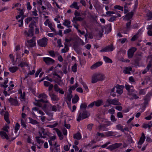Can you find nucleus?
Here are the masks:
<instances>
[{"label":"nucleus","mask_w":152,"mask_h":152,"mask_svg":"<svg viewBox=\"0 0 152 152\" xmlns=\"http://www.w3.org/2000/svg\"><path fill=\"white\" fill-rule=\"evenodd\" d=\"M105 78L104 75L100 73H96L92 76L91 83H94L98 81L103 80Z\"/></svg>","instance_id":"f257e3e1"},{"label":"nucleus","mask_w":152,"mask_h":152,"mask_svg":"<svg viewBox=\"0 0 152 152\" xmlns=\"http://www.w3.org/2000/svg\"><path fill=\"white\" fill-rule=\"evenodd\" d=\"M89 115L90 113L87 110H80L77 121H80L81 120L87 118Z\"/></svg>","instance_id":"f03ea898"},{"label":"nucleus","mask_w":152,"mask_h":152,"mask_svg":"<svg viewBox=\"0 0 152 152\" xmlns=\"http://www.w3.org/2000/svg\"><path fill=\"white\" fill-rule=\"evenodd\" d=\"M106 102H108L109 104L104 106V107H108L110 104H113L116 105H120L121 104V103L119 102V100L118 99H108L106 101Z\"/></svg>","instance_id":"7ed1b4c3"},{"label":"nucleus","mask_w":152,"mask_h":152,"mask_svg":"<svg viewBox=\"0 0 152 152\" xmlns=\"http://www.w3.org/2000/svg\"><path fill=\"white\" fill-rule=\"evenodd\" d=\"M48 39L46 37H44L42 39L37 41L38 45L42 47H45L47 44Z\"/></svg>","instance_id":"20e7f679"},{"label":"nucleus","mask_w":152,"mask_h":152,"mask_svg":"<svg viewBox=\"0 0 152 152\" xmlns=\"http://www.w3.org/2000/svg\"><path fill=\"white\" fill-rule=\"evenodd\" d=\"M122 145V143H115L112 144L107 147V149L109 150L110 151H113L114 149L119 147Z\"/></svg>","instance_id":"39448f33"},{"label":"nucleus","mask_w":152,"mask_h":152,"mask_svg":"<svg viewBox=\"0 0 152 152\" xmlns=\"http://www.w3.org/2000/svg\"><path fill=\"white\" fill-rule=\"evenodd\" d=\"M34 29L33 28H30L28 32L27 31L25 30L24 34L26 37H32L34 35Z\"/></svg>","instance_id":"423d86ee"},{"label":"nucleus","mask_w":152,"mask_h":152,"mask_svg":"<svg viewBox=\"0 0 152 152\" xmlns=\"http://www.w3.org/2000/svg\"><path fill=\"white\" fill-rule=\"evenodd\" d=\"M36 39V37H33L32 39H30L28 40L27 41V42L28 43L31 44L34 43V44H30L29 45H28V44L27 43H26L25 44V45L27 47L29 46L30 47L32 48L35 45L36 43L35 42Z\"/></svg>","instance_id":"0eeeda50"},{"label":"nucleus","mask_w":152,"mask_h":152,"mask_svg":"<svg viewBox=\"0 0 152 152\" xmlns=\"http://www.w3.org/2000/svg\"><path fill=\"white\" fill-rule=\"evenodd\" d=\"M152 96V94L149 93L147 94L144 97V105L145 106L147 105L148 104V102L150 100V97Z\"/></svg>","instance_id":"6e6552de"},{"label":"nucleus","mask_w":152,"mask_h":152,"mask_svg":"<svg viewBox=\"0 0 152 152\" xmlns=\"http://www.w3.org/2000/svg\"><path fill=\"white\" fill-rule=\"evenodd\" d=\"M114 49V48L112 44H111L107 46L103 49H102L100 50L101 52H107L109 51H112Z\"/></svg>","instance_id":"1a4fd4ad"},{"label":"nucleus","mask_w":152,"mask_h":152,"mask_svg":"<svg viewBox=\"0 0 152 152\" xmlns=\"http://www.w3.org/2000/svg\"><path fill=\"white\" fill-rule=\"evenodd\" d=\"M136 48H133L129 49L128 51V56L129 58H132L134 53L136 51Z\"/></svg>","instance_id":"9d476101"},{"label":"nucleus","mask_w":152,"mask_h":152,"mask_svg":"<svg viewBox=\"0 0 152 152\" xmlns=\"http://www.w3.org/2000/svg\"><path fill=\"white\" fill-rule=\"evenodd\" d=\"M43 60L47 65H50L53 64L55 62L54 60L49 57L44 58Z\"/></svg>","instance_id":"9b49d317"},{"label":"nucleus","mask_w":152,"mask_h":152,"mask_svg":"<svg viewBox=\"0 0 152 152\" xmlns=\"http://www.w3.org/2000/svg\"><path fill=\"white\" fill-rule=\"evenodd\" d=\"M49 95L52 101H58L59 100L58 96L54 94L53 92L50 93H49Z\"/></svg>","instance_id":"f8f14e48"},{"label":"nucleus","mask_w":152,"mask_h":152,"mask_svg":"<svg viewBox=\"0 0 152 152\" xmlns=\"http://www.w3.org/2000/svg\"><path fill=\"white\" fill-rule=\"evenodd\" d=\"M117 88L116 92L119 94H121L123 92L122 89L124 88V86L123 85L120 86L117 84L115 86Z\"/></svg>","instance_id":"ddd939ff"},{"label":"nucleus","mask_w":152,"mask_h":152,"mask_svg":"<svg viewBox=\"0 0 152 152\" xmlns=\"http://www.w3.org/2000/svg\"><path fill=\"white\" fill-rule=\"evenodd\" d=\"M8 100L11 103L12 105L15 106H19L18 102L17 99L10 98L8 99Z\"/></svg>","instance_id":"4468645a"},{"label":"nucleus","mask_w":152,"mask_h":152,"mask_svg":"<svg viewBox=\"0 0 152 152\" xmlns=\"http://www.w3.org/2000/svg\"><path fill=\"white\" fill-rule=\"evenodd\" d=\"M134 12H131L126 14L124 18V19L127 20H130V19H131L134 15Z\"/></svg>","instance_id":"2eb2a0df"},{"label":"nucleus","mask_w":152,"mask_h":152,"mask_svg":"<svg viewBox=\"0 0 152 152\" xmlns=\"http://www.w3.org/2000/svg\"><path fill=\"white\" fill-rule=\"evenodd\" d=\"M53 130L56 131L60 140H62L63 139V136L58 129L57 128H54L53 129Z\"/></svg>","instance_id":"dca6fc26"},{"label":"nucleus","mask_w":152,"mask_h":152,"mask_svg":"<svg viewBox=\"0 0 152 152\" xmlns=\"http://www.w3.org/2000/svg\"><path fill=\"white\" fill-rule=\"evenodd\" d=\"M145 139V137L144 133L142 132V135L141 137H140L139 140L138 142V144L139 145H142L144 142Z\"/></svg>","instance_id":"f3484780"},{"label":"nucleus","mask_w":152,"mask_h":152,"mask_svg":"<svg viewBox=\"0 0 152 152\" xmlns=\"http://www.w3.org/2000/svg\"><path fill=\"white\" fill-rule=\"evenodd\" d=\"M102 64V61H98L95 64H94L91 67V69H94L97 67L100 66Z\"/></svg>","instance_id":"a211bd4d"},{"label":"nucleus","mask_w":152,"mask_h":152,"mask_svg":"<svg viewBox=\"0 0 152 152\" xmlns=\"http://www.w3.org/2000/svg\"><path fill=\"white\" fill-rule=\"evenodd\" d=\"M9 114L8 111H6L4 115V118L6 122L8 124L10 123V121L9 120Z\"/></svg>","instance_id":"6ab92c4d"},{"label":"nucleus","mask_w":152,"mask_h":152,"mask_svg":"<svg viewBox=\"0 0 152 152\" xmlns=\"http://www.w3.org/2000/svg\"><path fill=\"white\" fill-rule=\"evenodd\" d=\"M0 135L2 139H6L8 140L9 139V137L6 133L4 131L0 132Z\"/></svg>","instance_id":"aec40b11"},{"label":"nucleus","mask_w":152,"mask_h":152,"mask_svg":"<svg viewBox=\"0 0 152 152\" xmlns=\"http://www.w3.org/2000/svg\"><path fill=\"white\" fill-rule=\"evenodd\" d=\"M105 137H111L116 135L115 132L111 131L106 132L105 133Z\"/></svg>","instance_id":"412c9836"},{"label":"nucleus","mask_w":152,"mask_h":152,"mask_svg":"<svg viewBox=\"0 0 152 152\" xmlns=\"http://www.w3.org/2000/svg\"><path fill=\"white\" fill-rule=\"evenodd\" d=\"M94 105L96 107H99L103 103V101L102 99L97 100L94 101Z\"/></svg>","instance_id":"4be33fe9"},{"label":"nucleus","mask_w":152,"mask_h":152,"mask_svg":"<svg viewBox=\"0 0 152 152\" xmlns=\"http://www.w3.org/2000/svg\"><path fill=\"white\" fill-rule=\"evenodd\" d=\"M131 21L130 20L126 24V30L127 31H128L130 30L131 28Z\"/></svg>","instance_id":"5701e85b"},{"label":"nucleus","mask_w":152,"mask_h":152,"mask_svg":"<svg viewBox=\"0 0 152 152\" xmlns=\"http://www.w3.org/2000/svg\"><path fill=\"white\" fill-rule=\"evenodd\" d=\"M73 138L77 140H80L81 138V135L80 133L78 132L77 133L75 134L74 135Z\"/></svg>","instance_id":"b1692460"},{"label":"nucleus","mask_w":152,"mask_h":152,"mask_svg":"<svg viewBox=\"0 0 152 152\" xmlns=\"http://www.w3.org/2000/svg\"><path fill=\"white\" fill-rule=\"evenodd\" d=\"M18 69L17 66H12L9 68V70L11 72L14 73Z\"/></svg>","instance_id":"393cba45"},{"label":"nucleus","mask_w":152,"mask_h":152,"mask_svg":"<svg viewBox=\"0 0 152 152\" xmlns=\"http://www.w3.org/2000/svg\"><path fill=\"white\" fill-rule=\"evenodd\" d=\"M103 57L104 60L106 63H113L112 60L106 56H103Z\"/></svg>","instance_id":"a878e982"},{"label":"nucleus","mask_w":152,"mask_h":152,"mask_svg":"<svg viewBox=\"0 0 152 152\" xmlns=\"http://www.w3.org/2000/svg\"><path fill=\"white\" fill-rule=\"evenodd\" d=\"M87 107V104L86 103L82 104L80 106V110H86V109Z\"/></svg>","instance_id":"bb28decb"},{"label":"nucleus","mask_w":152,"mask_h":152,"mask_svg":"<svg viewBox=\"0 0 152 152\" xmlns=\"http://www.w3.org/2000/svg\"><path fill=\"white\" fill-rule=\"evenodd\" d=\"M79 97L78 95H75V97L72 99V103L75 104L78 101Z\"/></svg>","instance_id":"cd10ccee"},{"label":"nucleus","mask_w":152,"mask_h":152,"mask_svg":"<svg viewBox=\"0 0 152 152\" xmlns=\"http://www.w3.org/2000/svg\"><path fill=\"white\" fill-rule=\"evenodd\" d=\"M147 20H151L152 19V12H149L147 14Z\"/></svg>","instance_id":"c85d7f7f"},{"label":"nucleus","mask_w":152,"mask_h":152,"mask_svg":"<svg viewBox=\"0 0 152 152\" xmlns=\"http://www.w3.org/2000/svg\"><path fill=\"white\" fill-rule=\"evenodd\" d=\"M70 7L71 8H75L77 10H78L79 9V6H77V3L76 2H73L72 4L70 5Z\"/></svg>","instance_id":"c756f323"},{"label":"nucleus","mask_w":152,"mask_h":152,"mask_svg":"<svg viewBox=\"0 0 152 152\" xmlns=\"http://www.w3.org/2000/svg\"><path fill=\"white\" fill-rule=\"evenodd\" d=\"M29 119L30 121V123L33 124H39V123L36 120H34L31 118H29Z\"/></svg>","instance_id":"7c9ffc66"},{"label":"nucleus","mask_w":152,"mask_h":152,"mask_svg":"<svg viewBox=\"0 0 152 152\" xmlns=\"http://www.w3.org/2000/svg\"><path fill=\"white\" fill-rule=\"evenodd\" d=\"M98 137H100V138H102L105 137V134L102 133H100L98 132L96 134V135L95 137L96 139H97Z\"/></svg>","instance_id":"2f4dec72"},{"label":"nucleus","mask_w":152,"mask_h":152,"mask_svg":"<svg viewBox=\"0 0 152 152\" xmlns=\"http://www.w3.org/2000/svg\"><path fill=\"white\" fill-rule=\"evenodd\" d=\"M47 97V96L44 93L40 94L38 96V97L39 98L42 99H46Z\"/></svg>","instance_id":"473e14b6"},{"label":"nucleus","mask_w":152,"mask_h":152,"mask_svg":"<svg viewBox=\"0 0 152 152\" xmlns=\"http://www.w3.org/2000/svg\"><path fill=\"white\" fill-rule=\"evenodd\" d=\"M71 22L70 21L68 20L65 19L64 22H63V25L64 26H68L69 25H70Z\"/></svg>","instance_id":"72a5a7b5"},{"label":"nucleus","mask_w":152,"mask_h":152,"mask_svg":"<svg viewBox=\"0 0 152 152\" xmlns=\"http://www.w3.org/2000/svg\"><path fill=\"white\" fill-rule=\"evenodd\" d=\"M33 18H38V17H33ZM32 19V18L31 17H27L26 19V20H25L27 24H28V23H29V22L30 21H31Z\"/></svg>","instance_id":"f704fd0d"},{"label":"nucleus","mask_w":152,"mask_h":152,"mask_svg":"<svg viewBox=\"0 0 152 152\" xmlns=\"http://www.w3.org/2000/svg\"><path fill=\"white\" fill-rule=\"evenodd\" d=\"M40 137L39 136H36L35 137V139L36 140L37 142L40 144V143L43 144L44 143V141L43 140H41L39 139Z\"/></svg>","instance_id":"c9c22d12"},{"label":"nucleus","mask_w":152,"mask_h":152,"mask_svg":"<svg viewBox=\"0 0 152 152\" xmlns=\"http://www.w3.org/2000/svg\"><path fill=\"white\" fill-rule=\"evenodd\" d=\"M123 126L120 124H118L116 126V128L117 129L120 130L122 132V131H123Z\"/></svg>","instance_id":"e433bc0d"},{"label":"nucleus","mask_w":152,"mask_h":152,"mask_svg":"<svg viewBox=\"0 0 152 152\" xmlns=\"http://www.w3.org/2000/svg\"><path fill=\"white\" fill-rule=\"evenodd\" d=\"M20 127V125L18 123H16L15 126V133H16L19 129Z\"/></svg>","instance_id":"4c0bfd02"},{"label":"nucleus","mask_w":152,"mask_h":152,"mask_svg":"<svg viewBox=\"0 0 152 152\" xmlns=\"http://www.w3.org/2000/svg\"><path fill=\"white\" fill-rule=\"evenodd\" d=\"M114 8L115 9H118L122 11H123V7L119 5H115L114 7Z\"/></svg>","instance_id":"58836bf2"},{"label":"nucleus","mask_w":152,"mask_h":152,"mask_svg":"<svg viewBox=\"0 0 152 152\" xmlns=\"http://www.w3.org/2000/svg\"><path fill=\"white\" fill-rule=\"evenodd\" d=\"M77 65L76 64H75L72 67V70L74 72H77Z\"/></svg>","instance_id":"ea45409f"},{"label":"nucleus","mask_w":152,"mask_h":152,"mask_svg":"<svg viewBox=\"0 0 152 152\" xmlns=\"http://www.w3.org/2000/svg\"><path fill=\"white\" fill-rule=\"evenodd\" d=\"M26 66H28V64L26 62H21L20 64L18 65V66H20L21 68Z\"/></svg>","instance_id":"a19ab883"},{"label":"nucleus","mask_w":152,"mask_h":152,"mask_svg":"<svg viewBox=\"0 0 152 152\" xmlns=\"http://www.w3.org/2000/svg\"><path fill=\"white\" fill-rule=\"evenodd\" d=\"M145 89L140 90L139 94L140 95H145L146 94Z\"/></svg>","instance_id":"79ce46f5"},{"label":"nucleus","mask_w":152,"mask_h":152,"mask_svg":"<svg viewBox=\"0 0 152 152\" xmlns=\"http://www.w3.org/2000/svg\"><path fill=\"white\" fill-rule=\"evenodd\" d=\"M106 29L108 30L109 32L111 31V25L110 23L106 25Z\"/></svg>","instance_id":"37998d69"},{"label":"nucleus","mask_w":152,"mask_h":152,"mask_svg":"<svg viewBox=\"0 0 152 152\" xmlns=\"http://www.w3.org/2000/svg\"><path fill=\"white\" fill-rule=\"evenodd\" d=\"M67 66L66 64L63 65L62 69V70L63 71L64 73L66 74L67 73V72L66 70Z\"/></svg>","instance_id":"c03bdc74"},{"label":"nucleus","mask_w":152,"mask_h":152,"mask_svg":"<svg viewBox=\"0 0 152 152\" xmlns=\"http://www.w3.org/2000/svg\"><path fill=\"white\" fill-rule=\"evenodd\" d=\"M54 89L55 91L58 92L60 88H59L56 84L54 86Z\"/></svg>","instance_id":"a18cd8bd"},{"label":"nucleus","mask_w":152,"mask_h":152,"mask_svg":"<svg viewBox=\"0 0 152 152\" xmlns=\"http://www.w3.org/2000/svg\"><path fill=\"white\" fill-rule=\"evenodd\" d=\"M72 97V95L71 94H69L67 95V96L66 98V99L69 102L71 101V99Z\"/></svg>","instance_id":"49530a36"},{"label":"nucleus","mask_w":152,"mask_h":152,"mask_svg":"<svg viewBox=\"0 0 152 152\" xmlns=\"http://www.w3.org/2000/svg\"><path fill=\"white\" fill-rule=\"evenodd\" d=\"M127 137V140L129 142H130L132 143H134V142L132 140V138L130 135H129Z\"/></svg>","instance_id":"de8ad7c7"},{"label":"nucleus","mask_w":152,"mask_h":152,"mask_svg":"<svg viewBox=\"0 0 152 152\" xmlns=\"http://www.w3.org/2000/svg\"><path fill=\"white\" fill-rule=\"evenodd\" d=\"M58 125L57 123H56L53 125H48L47 126L51 128H54L56 127Z\"/></svg>","instance_id":"09e8293b"},{"label":"nucleus","mask_w":152,"mask_h":152,"mask_svg":"<svg viewBox=\"0 0 152 152\" xmlns=\"http://www.w3.org/2000/svg\"><path fill=\"white\" fill-rule=\"evenodd\" d=\"M82 84L83 85L84 88H85V90L88 92V87L86 84L83 82H81Z\"/></svg>","instance_id":"8fccbe9b"},{"label":"nucleus","mask_w":152,"mask_h":152,"mask_svg":"<svg viewBox=\"0 0 152 152\" xmlns=\"http://www.w3.org/2000/svg\"><path fill=\"white\" fill-rule=\"evenodd\" d=\"M131 95L132 96V99H138L139 98V96H137L135 94H132Z\"/></svg>","instance_id":"3c124183"},{"label":"nucleus","mask_w":152,"mask_h":152,"mask_svg":"<svg viewBox=\"0 0 152 152\" xmlns=\"http://www.w3.org/2000/svg\"><path fill=\"white\" fill-rule=\"evenodd\" d=\"M117 17V16H112L108 20L110 22H113L116 19Z\"/></svg>","instance_id":"603ef678"},{"label":"nucleus","mask_w":152,"mask_h":152,"mask_svg":"<svg viewBox=\"0 0 152 152\" xmlns=\"http://www.w3.org/2000/svg\"><path fill=\"white\" fill-rule=\"evenodd\" d=\"M42 68L39 69L36 72L35 74V77H38L39 74L42 71Z\"/></svg>","instance_id":"864d4df0"},{"label":"nucleus","mask_w":152,"mask_h":152,"mask_svg":"<svg viewBox=\"0 0 152 152\" xmlns=\"http://www.w3.org/2000/svg\"><path fill=\"white\" fill-rule=\"evenodd\" d=\"M21 122L22 126L23 127L26 128V125L24 120L22 119H21Z\"/></svg>","instance_id":"5fc2aeb1"},{"label":"nucleus","mask_w":152,"mask_h":152,"mask_svg":"<svg viewBox=\"0 0 152 152\" xmlns=\"http://www.w3.org/2000/svg\"><path fill=\"white\" fill-rule=\"evenodd\" d=\"M134 90L133 89V88H130V90L128 92L127 94L129 95H131L132 94V93L134 92Z\"/></svg>","instance_id":"6e6d98bb"},{"label":"nucleus","mask_w":152,"mask_h":152,"mask_svg":"<svg viewBox=\"0 0 152 152\" xmlns=\"http://www.w3.org/2000/svg\"><path fill=\"white\" fill-rule=\"evenodd\" d=\"M58 46L59 47H62L63 46V45H61V39H58L57 41Z\"/></svg>","instance_id":"4d7b16f0"},{"label":"nucleus","mask_w":152,"mask_h":152,"mask_svg":"<svg viewBox=\"0 0 152 152\" xmlns=\"http://www.w3.org/2000/svg\"><path fill=\"white\" fill-rule=\"evenodd\" d=\"M34 104L39 107H42V104L39 102H37L34 103Z\"/></svg>","instance_id":"13d9d810"},{"label":"nucleus","mask_w":152,"mask_h":152,"mask_svg":"<svg viewBox=\"0 0 152 152\" xmlns=\"http://www.w3.org/2000/svg\"><path fill=\"white\" fill-rule=\"evenodd\" d=\"M141 30L142 29H139L135 35L137 36L138 37H139L142 34Z\"/></svg>","instance_id":"bf43d9fd"},{"label":"nucleus","mask_w":152,"mask_h":152,"mask_svg":"<svg viewBox=\"0 0 152 152\" xmlns=\"http://www.w3.org/2000/svg\"><path fill=\"white\" fill-rule=\"evenodd\" d=\"M93 124H89L87 126V129L88 130H91L92 129V128Z\"/></svg>","instance_id":"052dcab7"},{"label":"nucleus","mask_w":152,"mask_h":152,"mask_svg":"<svg viewBox=\"0 0 152 152\" xmlns=\"http://www.w3.org/2000/svg\"><path fill=\"white\" fill-rule=\"evenodd\" d=\"M74 49L76 51H78L79 50V46L77 44H74L73 45Z\"/></svg>","instance_id":"680f3d73"},{"label":"nucleus","mask_w":152,"mask_h":152,"mask_svg":"<svg viewBox=\"0 0 152 152\" xmlns=\"http://www.w3.org/2000/svg\"><path fill=\"white\" fill-rule=\"evenodd\" d=\"M72 31V30L70 28H68L67 29L65 30L64 31V34H67L71 32Z\"/></svg>","instance_id":"e2e57ef3"},{"label":"nucleus","mask_w":152,"mask_h":152,"mask_svg":"<svg viewBox=\"0 0 152 152\" xmlns=\"http://www.w3.org/2000/svg\"><path fill=\"white\" fill-rule=\"evenodd\" d=\"M49 53L50 55L53 57H54L55 56L54 51L51 50L49 51Z\"/></svg>","instance_id":"0e129e2a"},{"label":"nucleus","mask_w":152,"mask_h":152,"mask_svg":"<svg viewBox=\"0 0 152 152\" xmlns=\"http://www.w3.org/2000/svg\"><path fill=\"white\" fill-rule=\"evenodd\" d=\"M138 37L137 36L134 35L131 38V40L132 41H135Z\"/></svg>","instance_id":"69168bd1"},{"label":"nucleus","mask_w":152,"mask_h":152,"mask_svg":"<svg viewBox=\"0 0 152 152\" xmlns=\"http://www.w3.org/2000/svg\"><path fill=\"white\" fill-rule=\"evenodd\" d=\"M117 116L118 118H122L123 117L122 113L121 112H119L117 113Z\"/></svg>","instance_id":"338daca9"},{"label":"nucleus","mask_w":152,"mask_h":152,"mask_svg":"<svg viewBox=\"0 0 152 152\" xmlns=\"http://www.w3.org/2000/svg\"><path fill=\"white\" fill-rule=\"evenodd\" d=\"M27 9L28 10H30L31 9V6L29 2H28L27 4Z\"/></svg>","instance_id":"774afa93"}]
</instances>
